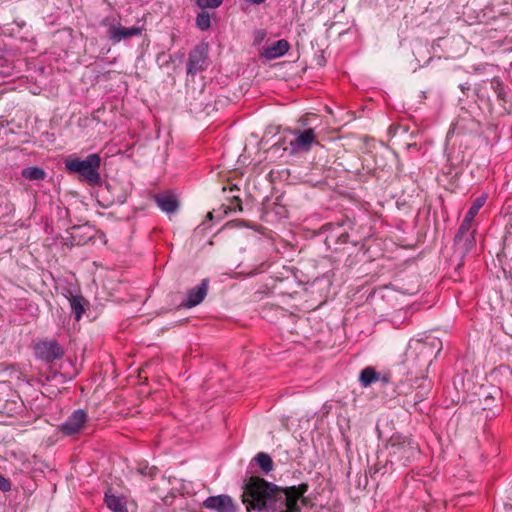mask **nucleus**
I'll use <instances>...</instances> for the list:
<instances>
[{
	"instance_id": "f257e3e1",
	"label": "nucleus",
	"mask_w": 512,
	"mask_h": 512,
	"mask_svg": "<svg viewBox=\"0 0 512 512\" xmlns=\"http://www.w3.org/2000/svg\"><path fill=\"white\" fill-rule=\"evenodd\" d=\"M309 485L280 486L260 476H250L242 486L246 512H301Z\"/></svg>"
},
{
	"instance_id": "f03ea898",
	"label": "nucleus",
	"mask_w": 512,
	"mask_h": 512,
	"mask_svg": "<svg viewBox=\"0 0 512 512\" xmlns=\"http://www.w3.org/2000/svg\"><path fill=\"white\" fill-rule=\"evenodd\" d=\"M101 157L97 153L89 154L85 159L70 156L65 159V168L71 173L79 175L80 181L88 185L102 186L103 181L100 174Z\"/></svg>"
},
{
	"instance_id": "7ed1b4c3",
	"label": "nucleus",
	"mask_w": 512,
	"mask_h": 512,
	"mask_svg": "<svg viewBox=\"0 0 512 512\" xmlns=\"http://www.w3.org/2000/svg\"><path fill=\"white\" fill-rule=\"evenodd\" d=\"M442 350V342L438 338L416 340L407 351V363L419 370H426Z\"/></svg>"
},
{
	"instance_id": "20e7f679",
	"label": "nucleus",
	"mask_w": 512,
	"mask_h": 512,
	"mask_svg": "<svg viewBox=\"0 0 512 512\" xmlns=\"http://www.w3.org/2000/svg\"><path fill=\"white\" fill-rule=\"evenodd\" d=\"M387 448L392 461H396L403 466L413 462L420 454L418 443L402 435L394 434L390 438Z\"/></svg>"
},
{
	"instance_id": "39448f33",
	"label": "nucleus",
	"mask_w": 512,
	"mask_h": 512,
	"mask_svg": "<svg viewBox=\"0 0 512 512\" xmlns=\"http://www.w3.org/2000/svg\"><path fill=\"white\" fill-rule=\"evenodd\" d=\"M345 225L351 227V222L328 223L324 226L325 230L328 231L325 238L327 248L336 252L350 241L351 234L347 231Z\"/></svg>"
},
{
	"instance_id": "423d86ee",
	"label": "nucleus",
	"mask_w": 512,
	"mask_h": 512,
	"mask_svg": "<svg viewBox=\"0 0 512 512\" xmlns=\"http://www.w3.org/2000/svg\"><path fill=\"white\" fill-rule=\"evenodd\" d=\"M88 419V413L84 409H76L58 427V431L67 437L76 436L83 431Z\"/></svg>"
},
{
	"instance_id": "0eeeda50",
	"label": "nucleus",
	"mask_w": 512,
	"mask_h": 512,
	"mask_svg": "<svg viewBox=\"0 0 512 512\" xmlns=\"http://www.w3.org/2000/svg\"><path fill=\"white\" fill-rule=\"evenodd\" d=\"M294 139L289 143L291 153L308 152L313 143H317L316 134L314 129L308 128L305 130L295 129L292 131Z\"/></svg>"
},
{
	"instance_id": "6e6552de",
	"label": "nucleus",
	"mask_w": 512,
	"mask_h": 512,
	"mask_svg": "<svg viewBox=\"0 0 512 512\" xmlns=\"http://www.w3.org/2000/svg\"><path fill=\"white\" fill-rule=\"evenodd\" d=\"M35 354L38 359L52 363L64 356V349L56 340L42 341L35 345Z\"/></svg>"
},
{
	"instance_id": "1a4fd4ad",
	"label": "nucleus",
	"mask_w": 512,
	"mask_h": 512,
	"mask_svg": "<svg viewBox=\"0 0 512 512\" xmlns=\"http://www.w3.org/2000/svg\"><path fill=\"white\" fill-rule=\"evenodd\" d=\"M208 56V44L201 43L197 45L189 54L187 63V73L195 75L202 71Z\"/></svg>"
},
{
	"instance_id": "9d476101",
	"label": "nucleus",
	"mask_w": 512,
	"mask_h": 512,
	"mask_svg": "<svg viewBox=\"0 0 512 512\" xmlns=\"http://www.w3.org/2000/svg\"><path fill=\"white\" fill-rule=\"evenodd\" d=\"M203 506L216 512H237L238 510L234 500L226 494L206 498Z\"/></svg>"
},
{
	"instance_id": "9b49d317",
	"label": "nucleus",
	"mask_w": 512,
	"mask_h": 512,
	"mask_svg": "<svg viewBox=\"0 0 512 512\" xmlns=\"http://www.w3.org/2000/svg\"><path fill=\"white\" fill-rule=\"evenodd\" d=\"M290 48L287 40L280 39L273 42H267L261 47L259 55L267 60H273L283 56Z\"/></svg>"
},
{
	"instance_id": "f8f14e48",
	"label": "nucleus",
	"mask_w": 512,
	"mask_h": 512,
	"mask_svg": "<svg viewBox=\"0 0 512 512\" xmlns=\"http://www.w3.org/2000/svg\"><path fill=\"white\" fill-rule=\"evenodd\" d=\"M209 280L203 279L197 287L190 289L182 306L192 308L200 304L207 295Z\"/></svg>"
},
{
	"instance_id": "ddd939ff",
	"label": "nucleus",
	"mask_w": 512,
	"mask_h": 512,
	"mask_svg": "<svg viewBox=\"0 0 512 512\" xmlns=\"http://www.w3.org/2000/svg\"><path fill=\"white\" fill-rule=\"evenodd\" d=\"M157 206L165 213L171 214L179 208L177 197L171 193L159 194L155 197Z\"/></svg>"
},
{
	"instance_id": "4468645a",
	"label": "nucleus",
	"mask_w": 512,
	"mask_h": 512,
	"mask_svg": "<svg viewBox=\"0 0 512 512\" xmlns=\"http://www.w3.org/2000/svg\"><path fill=\"white\" fill-rule=\"evenodd\" d=\"M380 379V374L372 366L365 367L359 375V382L362 387H369Z\"/></svg>"
},
{
	"instance_id": "2eb2a0df",
	"label": "nucleus",
	"mask_w": 512,
	"mask_h": 512,
	"mask_svg": "<svg viewBox=\"0 0 512 512\" xmlns=\"http://www.w3.org/2000/svg\"><path fill=\"white\" fill-rule=\"evenodd\" d=\"M21 175L23 178L29 181H41L46 178L47 173L43 168L29 166L22 169Z\"/></svg>"
},
{
	"instance_id": "dca6fc26",
	"label": "nucleus",
	"mask_w": 512,
	"mask_h": 512,
	"mask_svg": "<svg viewBox=\"0 0 512 512\" xmlns=\"http://www.w3.org/2000/svg\"><path fill=\"white\" fill-rule=\"evenodd\" d=\"M106 506L112 511V512H128V509L123 502L122 498L115 496L113 494L105 493L104 498Z\"/></svg>"
},
{
	"instance_id": "f3484780",
	"label": "nucleus",
	"mask_w": 512,
	"mask_h": 512,
	"mask_svg": "<svg viewBox=\"0 0 512 512\" xmlns=\"http://www.w3.org/2000/svg\"><path fill=\"white\" fill-rule=\"evenodd\" d=\"M253 460L257 463L265 475L269 474L274 469L273 460L268 453L259 452L253 458Z\"/></svg>"
},
{
	"instance_id": "a211bd4d",
	"label": "nucleus",
	"mask_w": 512,
	"mask_h": 512,
	"mask_svg": "<svg viewBox=\"0 0 512 512\" xmlns=\"http://www.w3.org/2000/svg\"><path fill=\"white\" fill-rule=\"evenodd\" d=\"M104 27H106V32H140L139 28H124L122 27L114 17H107L102 21Z\"/></svg>"
},
{
	"instance_id": "6ab92c4d",
	"label": "nucleus",
	"mask_w": 512,
	"mask_h": 512,
	"mask_svg": "<svg viewBox=\"0 0 512 512\" xmlns=\"http://www.w3.org/2000/svg\"><path fill=\"white\" fill-rule=\"evenodd\" d=\"M473 222H474V220L464 217V219H463L462 223L460 224V227L454 237V243L456 245H460V243L462 242V239L467 234L472 232L470 230L472 228Z\"/></svg>"
},
{
	"instance_id": "aec40b11",
	"label": "nucleus",
	"mask_w": 512,
	"mask_h": 512,
	"mask_svg": "<svg viewBox=\"0 0 512 512\" xmlns=\"http://www.w3.org/2000/svg\"><path fill=\"white\" fill-rule=\"evenodd\" d=\"M70 307L72 312L75 315V319L78 321L81 319L82 314L84 313V307L82 305V297L78 295H72L69 298Z\"/></svg>"
},
{
	"instance_id": "412c9836",
	"label": "nucleus",
	"mask_w": 512,
	"mask_h": 512,
	"mask_svg": "<svg viewBox=\"0 0 512 512\" xmlns=\"http://www.w3.org/2000/svg\"><path fill=\"white\" fill-rule=\"evenodd\" d=\"M486 202V197L485 196H479L477 197L471 207L469 208V210L467 211L465 217L469 218V219H472L474 220L475 216L478 214L479 210L484 206Z\"/></svg>"
},
{
	"instance_id": "4be33fe9",
	"label": "nucleus",
	"mask_w": 512,
	"mask_h": 512,
	"mask_svg": "<svg viewBox=\"0 0 512 512\" xmlns=\"http://www.w3.org/2000/svg\"><path fill=\"white\" fill-rule=\"evenodd\" d=\"M475 232L476 230H472L471 233L467 234L460 243L462 245V252L463 254L469 253L472 249L476 246V239H475Z\"/></svg>"
},
{
	"instance_id": "5701e85b",
	"label": "nucleus",
	"mask_w": 512,
	"mask_h": 512,
	"mask_svg": "<svg viewBox=\"0 0 512 512\" xmlns=\"http://www.w3.org/2000/svg\"><path fill=\"white\" fill-rule=\"evenodd\" d=\"M491 88L494 90L500 101L506 102V90L504 84L497 78L491 80Z\"/></svg>"
},
{
	"instance_id": "b1692460",
	"label": "nucleus",
	"mask_w": 512,
	"mask_h": 512,
	"mask_svg": "<svg viewBox=\"0 0 512 512\" xmlns=\"http://www.w3.org/2000/svg\"><path fill=\"white\" fill-rule=\"evenodd\" d=\"M224 209V213L227 214L229 212H241L242 211V202L238 196H233L230 200L229 205H222Z\"/></svg>"
},
{
	"instance_id": "393cba45",
	"label": "nucleus",
	"mask_w": 512,
	"mask_h": 512,
	"mask_svg": "<svg viewBox=\"0 0 512 512\" xmlns=\"http://www.w3.org/2000/svg\"><path fill=\"white\" fill-rule=\"evenodd\" d=\"M197 27L204 31L210 27V15L209 13L202 11L197 15L196 18Z\"/></svg>"
},
{
	"instance_id": "a878e982",
	"label": "nucleus",
	"mask_w": 512,
	"mask_h": 512,
	"mask_svg": "<svg viewBox=\"0 0 512 512\" xmlns=\"http://www.w3.org/2000/svg\"><path fill=\"white\" fill-rule=\"evenodd\" d=\"M420 390L416 392L414 397V403L417 404L419 402H422L428 395L430 391V383L426 381L423 382L422 385L419 386Z\"/></svg>"
},
{
	"instance_id": "bb28decb",
	"label": "nucleus",
	"mask_w": 512,
	"mask_h": 512,
	"mask_svg": "<svg viewBox=\"0 0 512 512\" xmlns=\"http://www.w3.org/2000/svg\"><path fill=\"white\" fill-rule=\"evenodd\" d=\"M223 0H197L196 3L201 9L206 8H218L222 4Z\"/></svg>"
},
{
	"instance_id": "cd10ccee",
	"label": "nucleus",
	"mask_w": 512,
	"mask_h": 512,
	"mask_svg": "<svg viewBox=\"0 0 512 512\" xmlns=\"http://www.w3.org/2000/svg\"><path fill=\"white\" fill-rule=\"evenodd\" d=\"M0 490L2 492H9L11 490L10 480L5 478L2 474H0Z\"/></svg>"
},
{
	"instance_id": "c85d7f7f",
	"label": "nucleus",
	"mask_w": 512,
	"mask_h": 512,
	"mask_svg": "<svg viewBox=\"0 0 512 512\" xmlns=\"http://www.w3.org/2000/svg\"><path fill=\"white\" fill-rule=\"evenodd\" d=\"M132 35L133 34H110L109 39L113 44H116V43L120 42L122 39H125Z\"/></svg>"
},
{
	"instance_id": "c756f323",
	"label": "nucleus",
	"mask_w": 512,
	"mask_h": 512,
	"mask_svg": "<svg viewBox=\"0 0 512 512\" xmlns=\"http://www.w3.org/2000/svg\"><path fill=\"white\" fill-rule=\"evenodd\" d=\"M451 40V42H455V43H459V42H463V37L462 35H452L451 38H439V41H449Z\"/></svg>"
},
{
	"instance_id": "7c9ffc66",
	"label": "nucleus",
	"mask_w": 512,
	"mask_h": 512,
	"mask_svg": "<svg viewBox=\"0 0 512 512\" xmlns=\"http://www.w3.org/2000/svg\"><path fill=\"white\" fill-rule=\"evenodd\" d=\"M245 3H247L248 5H260V4H263L266 2V0H244Z\"/></svg>"
},
{
	"instance_id": "2f4dec72",
	"label": "nucleus",
	"mask_w": 512,
	"mask_h": 512,
	"mask_svg": "<svg viewBox=\"0 0 512 512\" xmlns=\"http://www.w3.org/2000/svg\"><path fill=\"white\" fill-rule=\"evenodd\" d=\"M459 88L465 92L466 90H469L470 89V84L469 83H464V84H459Z\"/></svg>"
},
{
	"instance_id": "473e14b6",
	"label": "nucleus",
	"mask_w": 512,
	"mask_h": 512,
	"mask_svg": "<svg viewBox=\"0 0 512 512\" xmlns=\"http://www.w3.org/2000/svg\"><path fill=\"white\" fill-rule=\"evenodd\" d=\"M125 201H126V194L119 195V196L117 197V203H119V204H123Z\"/></svg>"
},
{
	"instance_id": "72a5a7b5",
	"label": "nucleus",
	"mask_w": 512,
	"mask_h": 512,
	"mask_svg": "<svg viewBox=\"0 0 512 512\" xmlns=\"http://www.w3.org/2000/svg\"><path fill=\"white\" fill-rule=\"evenodd\" d=\"M206 218H207V220H212L213 219V212H208V214L206 215Z\"/></svg>"
},
{
	"instance_id": "f704fd0d",
	"label": "nucleus",
	"mask_w": 512,
	"mask_h": 512,
	"mask_svg": "<svg viewBox=\"0 0 512 512\" xmlns=\"http://www.w3.org/2000/svg\"><path fill=\"white\" fill-rule=\"evenodd\" d=\"M485 49L488 50L489 52H494L495 51V49H493L489 45H485Z\"/></svg>"
},
{
	"instance_id": "c9c22d12",
	"label": "nucleus",
	"mask_w": 512,
	"mask_h": 512,
	"mask_svg": "<svg viewBox=\"0 0 512 512\" xmlns=\"http://www.w3.org/2000/svg\"><path fill=\"white\" fill-rule=\"evenodd\" d=\"M112 188L111 184L110 183H105V189L110 191Z\"/></svg>"
},
{
	"instance_id": "e433bc0d",
	"label": "nucleus",
	"mask_w": 512,
	"mask_h": 512,
	"mask_svg": "<svg viewBox=\"0 0 512 512\" xmlns=\"http://www.w3.org/2000/svg\"><path fill=\"white\" fill-rule=\"evenodd\" d=\"M351 242L353 243L354 246H356L358 244L359 240L358 239H353V240H351Z\"/></svg>"
},
{
	"instance_id": "4c0bfd02",
	"label": "nucleus",
	"mask_w": 512,
	"mask_h": 512,
	"mask_svg": "<svg viewBox=\"0 0 512 512\" xmlns=\"http://www.w3.org/2000/svg\"><path fill=\"white\" fill-rule=\"evenodd\" d=\"M512 50V46L511 47H504L503 48V51H511Z\"/></svg>"
},
{
	"instance_id": "58836bf2",
	"label": "nucleus",
	"mask_w": 512,
	"mask_h": 512,
	"mask_svg": "<svg viewBox=\"0 0 512 512\" xmlns=\"http://www.w3.org/2000/svg\"><path fill=\"white\" fill-rule=\"evenodd\" d=\"M382 381L387 383L388 382V378L386 376L382 377Z\"/></svg>"
}]
</instances>
